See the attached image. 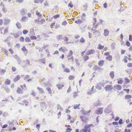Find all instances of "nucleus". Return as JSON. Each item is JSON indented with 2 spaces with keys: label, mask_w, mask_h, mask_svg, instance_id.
Returning <instances> with one entry per match:
<instances>
[{
  "label": "nucleus",
  "mask_w": 132,
  "mask_h": 132,
  "mask_svg": "<svg viewBox=\"0 0 132 132\" xmlns=\"http://www.w3.org/2000/svg\"><path fill=\"white\" fill-rule=\"evenodd\" d=\"M92 124L86 125L85 126L84 128L80 130L79 132H91V130L89 128L93 126Z\"/></svg>",
  "instance_id": "f257e3e1"
},
{
  "label": "nucleus",
  "mask_w": 132,
  "mask_h": 132,
  "mask_svg": "<svg viewBox=\"0 0 132 132\" xmlns=\"http://www.w3.org/2000/svg\"><path fill=\"white\" fill-rule=\"evenodd\" d=\"M111 106L112 105L111 104L108 105L106 108L105 109L104 112L107 113H109L112 112V111L111 109Z\"/></svg>",
  "instance_id": "f03ea898"
},
{
  "label": "nucleus",
  "mask_w": 132,
  "mask_h": 132,
  "mask_svg": "<svg viewBox=\"0 0 132 132\" xmlns=\"http://www.w3.org/2000/svg\"><path fill=\"white\" fill-rule=\"evenodd\" d=\"M104 88L106 91H110L113 88L112 85H107Z\"/></svg>",
  "instance_id": "7ed1b4c3"
},
{
  "label": "nucleus",
  "mask_w": 132,
  "mask_h": 132,
  "mask_svg": "<svg viewBox=\"0 0 132 132\" xmlns=\"http://www.w3.org/2000/svg\"><path fill=\"white\" fill-rule=\"evenodd\" d=\"M10 22L11 20L10 19L6 18L4 19V25H9Z\"/></svg>",
  "instance_id": "20e7f679"
},
{
  "label": "nucleus",
  "mask_w": 132,
  "mask_h": 132,
  "mask_svg": "<svg viewBox=\"0 0 132 132\" xmlns=\"http://www.w3.org/2000/svg\"><path fill=\"white\" fill-rule=\"evenodd\" d=\"M103 112V108H100L99 109L96 110L95 111V113L98 114H101Z\"/></svg>",
  "instance_id": "39448f33"
},
{
  "label": "nucleus",
  "mask_w": 132,
  "mask_h": 132,
  "mask_svg": "<svg viewBox=\"0 0 132 132\" xmlns=\"http://www.w3.org/2000/svg\"><path fill=\"white\" fill-rule=\"evenodd\" d=\"M95 52V50L92 49L88 50L87 51L86 53L87 55L93 54H94Z\"/></svg>",
  "instance_id": "423d86ee"
},
{
  "label": "nucleus",
  "mask_w": 132,
  "mask_h": 132,
  "mask_svg": "<svg viewBox=\"0 0 132 132\" xmlns=\"http://www.w3.org/2000/svg\"><path fill=\"white\" fill-rule=\"evenodd\" d=\"M113 87L118 90H120L122 88L121 86L119 85H117L113 86Z\"/></svg>",
  "instance_id": "0eeeda50"
},
{
  "label": "nucleus",
  "mask_w": 132,
  "mask_h": 132,
  "mask_svg": "<svg viewBox=\"0 0 132 132\" xmlns=\"http://www.w3.org/2000/svg\"><path fill=\"white\" fill-rule=\"evenodd\" d=\"M101 104V102L99 100H97L94 103L95 106H100Z\"/></svg>",
  "instance_id": "6e6552de"
},
{
  "label": "nucleus",
  "mask_w": 132,
  "mask_h": 132,
  "mask_svg": "<svg viewBox=\"0 0 132 132\" xmlns=\"http://www.w3.org/2000/svg\"><path fill=\"white\" fill-rule=\"evenodd\" d=\"M44 84L45 87L47 86L51 87L52 86L51 83L48 81L44 83Z\"/></svg>",
  "instance_id": "1a4fd4ad"
},
{
  "label": "nucleus",
  "mask_w": 132,
  "mask_h": 132,
  "mask_svg": "<svg viewBox=\"0 0 132 132\" xmlns=\"http://www.w3.org/2000/svg\"><path fill=\"white\" fill-rule=\"evenodd\" d=\"M59 50L60 51H63V52H65L67 51L66 48L64 47H61L59 49Z\"/></svg>",
  "instance_id": "9d476101"
},
{
  "label": "nucleus",
  "mask_w": 132,
  "mask_h": 132,
  "mask_svg": "<svg viewBox=\"0 0 132 132\" xmlns=\"http://www.w3.org/2000/svg\"><path fill=\"white\" fill-rule=\"evenodd\" d=\"M56 86L59 90H61L62 89V88L64 86V85L59 84H57Z\"/></svg>",
  "instance_id": "9b49d317"
},
{
  "label": "nucleus",
  "mask_w": 132,
  "mask_h": 132,
  "mask_svg": "<svg viewBox=\"0 0 132 132\" xmlns=\"http://www.w3.org/2000/svg\"><path fill=\"white\" fill-rule=\"evenodd\" d=\"M80 118L81 119L83 122H86L87 121V118L85 117L81 116L80 117Z\"/></svg>",
  "instance_id": "f8f14e48"
},
{
  "label": "nucleus",
  "mask_w": 132,
  "mask_h": 132,
  "mask_svg": "<svg viewBox=\"0 0 132 132\" xmlns=\"http://www.w3.org/2000/svg\"><path fill=\"white\" fill-rule=\"evenodd\" d=\"M28 20V17L26 16L22 17L21 19V21L23 22H26Z\"/></svg>",
  "instance_id": "ddd939ff"
},
{
  "label": "nucleus",
  "mask_w": 132,
  "mask_h": 132,
  "mask_svg": "<svg viewBox=\"0 0 132 132\" xmlns=\"http://www.w3.org/2000/svg\"><path fill=\"white\" fill-rule=\"evenodd\" d=\"M27 11V10L25 9H23L21 11V13L22 15L25 14V13Z\"/></svg>",
  "instance_id": "4468645a"
},
{
  "label": "nucleus",
  "mask_w": 132,
  "mask_h": 132,
  "mask_svg": "<svg viewBox=\"0 0 132 132\" xmlns=\"http://www.w3.org/2000/svg\"><path fill=\"white\" fill-rule=\"evenodd\" d=\"M102 68L98 67L96 65H95L93 68V69L95 71H96L97 70H102Z\"/></svg>",
  "instance_id": "2eb2a0df"
},
{
  "label": "nucleus",
  "mask_w": 132,
  "mask_h": 132,
  "mask_svg": "<svg viewBox=\"0 0 132 132\" xmlns=\"http://www.w3.org/2000/svg\"><path fill=\"white\" fill-rule=\"evenodd\" d=\"M20 76L19 75H17L13 79L14 82H16L20 79Z\"/></svg>",
  "instance_id": "dca6fc26"
},
{
  "label": "nucleus",
  "mask_w": 132,
  "mask_h": 132,
  "mask_svg": "<svg viewBox=\"0 0 132 132\" xmlns=\"http://www.w3.org/2000/svg\"><path fill=\"white\" fill-rule=\"evenodd\" d=\"M109 31L108 30L105 29L104 30V35L105 36H107L109 35Z\"/></svg>",
  "instance_id": "f3484780"
},
{
  "label": "nucleus",
  "mask_w": 132,
  "mask_h": 132,
  "mask_svg": "<svg viewBox=\"0 0 132 132\" xmlns=\"http://www.w3.org/2000/svg\"><path fill=\"white\" fill-rule=\"evenodd\" d=\"M90 110L87 111H81V113H82L83 115H85L87 114L88 113H90Z\"/></svg>",
  "instance_id": "a211bd4d"
},
{
  "label": "nucleus",
  "mask_w": 132,
  "mask_h": 132,
  "mask_svg": "<svg viewBox=\"0 0 132 132\" xmlns=\"http://www.w3.org/2000/svg\"><path fill=\"white\" fill-rule=\"evenodd\" d=\"M5 72L6 70H5L0 68V75H3Z\"/></svg>",
  "instance_id": "6ab92c4d"
},
{
  "label": "nucleus",
  "mask_w": 132,
  "mask_h": 132,
  "mask_svg": "<svg viewBox=\"0 0 132 132\" xmlns=\"http://www.w3.org/2000/svg\"><path fill=\"white\" fill-rule=\"evenodd\" d=\"M66 44H68L69 43H71V42H68V41L69 40V38L67 37H65L64 38H63V39Z\"/></svg>",
  "instance_id": "aec40b11"
},
{
  "label": "nucleus",
  "mask_w": 132,
  "mask_h": 132,
  "mask_svg": "<svg viewBox=\"0 0 132 132\" xmlns=\"http://www.w3.org/2000/svg\"><path fill=\"white\" fill-rule=\"evenodd\" d=\"M110 76L112 78H114V72L113 71H112L110 73Z\"/></svg>",
  "instance_id": "412c9836"
},
{
  "label": "nucleus",
  "mask_w": 132,
  "mask_h": 132,
  "mask_svg": "<svg viewBox=\"0 0 132 132\" xmlns=\"http://www.w3.org/2000/svg\"><path fill=\"white\" fill-rule=\"evenodd\" d=\"M104 63V61L103 60H101L98 62L99 65L100 66H102Z\"/></svg>",
  "instance_id": "4be33fe9"
},
{
  "label": "nucleus",
  "mask_w": 132,
  "mask_h": 132,
  "mask_svg": "<svg viewBox=\"0 0 132 132\" xmlns=\"http://www.w3.org/2000/svg\"><path fill=\"white\" fill-rule=\"evenodd\" d=\"M14 57L18 61H21V59L20 58H19V56L16 54L14 56Z\"/></svg>",
  "instance_id": "5701e85b"
},
{
  "label": "nucleus",
  "mask_w": 132,
  "mask_h": 132,
  "mask_svg": "<svg viewBox=\"0 0 132 132\" xmlns=\"http://www.w3.org/2000/svg\"><path fill=\"white\" fill-rule=\"evenodd\" d=\"M37 89L39 91L40 93H44V92L43 90V89L40 88L39 87H38L37 88Z\"/></svg>",
  "instance_id": "b1692460"
},
{
  "label": "nucleus",
  "mask_w": 132,
  "mask_h": 132,
  "mask_svg": "<svg viewBox=\"0 0 132 132\" xmlns=\"http://www.w3.org/2000/svg\"><path fill=\"white\" fill-rule=\"evenodd\" d=\"M17 92L19 94H22L23 93V92L21 88L19 87L17 90Z\"/></svg>",
  "instance_id": "393cba45"
},
{
  "label": "nucleus",
  "mask_w": 132,
  "mask_h": 132,
  "mask_svg": "<svg viewBox=\"0 0 132 132\" xmlns=\"http://www.w3.org/2000/svg\"><path fill=\"white\" fill-rule=\"evenodd\" d=\"M95 87L97 89L99 90H101L102 89V87L98 83L96 85Z\"/></svg>",
  "instance_id": "a878e982"
},
{
  "label": "nucleus",
  "mask_w": 132,
  "mask_h": 132,
  "mask_svg": "<svg viewBox=\"0 0 132 132\" xmlns=\"http://www.w3.org/2000/svg\"><path fill=\"white\" fill-rule=\"evenodd\" d=\"M112 56L111 55H109L106 57V59L109 61H111L112 60Z\"/></svg>",
  "instance_id": "bb28decb"
},
{
  "label": "nucleus",
  "mask_w": 132,
  "mask_h": 132,
  "mask_svg": "<svg viewBox=\"0 0 132 132\" xmlns=\"http://www.w3.org/2000/svg\"><path fill=\"white\" fill-rule=\"evenodd\" d=\"M81 19L83 21H85L86 19V14L85 13H83L81 18Z\"/></svg>",
  "instance_id": "cd10ccee"
},
{
  "label": "nucleus",
  "mask_w": 132,
  "mask_h": 132,
  "mask_svg": "<svg viewBox=\"0 0 132 132\" xmlns=\"http://www.w3.org/2000/svg\"><path fill=\"white\" fill-rule=\"evenodd\" d=\"M57 108L58 110L59 109L61 111H62L63 110V109L61 107L59 104H57Z\"/></svg>",
  "instance_id": "c85d7f7f"
},
{
  "label": "nucleus",
  "mask_w": 132,
  "mask_h": 132,
  "mask_svg": "<svg viewBox=\"0 0 132 132\" xmlns=\"http://www.w3.org/2000/svg\"><path fill=\"white\" fill-rule=\"evenodd\" d=\"M16 26L17 28L19 29H20L21 28V24L19 22H18L16 23Z\"/></svg>",
  "instance_id": "c756f323"
},
{
  "label": "nucleus",
  "mask_w": 132,
  "mask_h": 132,
  "mask_svg": "<svg viewBox=\"0 0 132 132\" xmlns=\"http://www.w3.org/2000/svg\"><path fill=\"white\" fill-rule=\"evenodd\" d=\"M75 23L78 24H80L82 23V21L80 19H78L75 21Z\"/></svg>",
  "instance_id": "7c9ffc66"
},
{
  "label": "nucleus",
  "mask_w": 132,
  "mask_h": 132,
  "mask_svg": "<svg viewBox=\"0 0 132 132\" xmlns=\"http://www.w3.org/2000/svg\"><path fill=\"white\" fill-rule=\"evenodd\" d=\"M104 47V46H102L100 44H99L97 48L100 50H102Z\"/></svg>",
  "instance_id": "2f4dec72"
},
{
  "label": "nucleus",
  "mask_w": 132,
  "mask_h": 132,
  "mask_svg": "<svg viewBox=\"0 0 132 132\" xmlns=\"http://www.w3.org/2000/svg\"><path fill=\"white\" fill-rule=\"evenodd\" d=\"M5 83L6 85H9L10 84V81L8 79H6L5 81Z\"/></svg>",
  "instance_id": "473e14b6"
},
{
  "label": "nucleus",
  "mask_w": 132,
  "mask_h": 132,
  "mask_svg": "<svg viewBox=\"0 0 132 132\" xmlns=\"http://www.w3.org/2000/svg\"><path fill=\"white\" fill-rule=\"evenodd\" d=\"M73 54V52L71 50H70L69 51V53L67 56V57H70Z\"/></svg>",
  "instance_id": "72a5a7b5"
},
{
  "label": "nucleus",
  "mask_w": 132,
  "mask_h": 132,
  "mask_svg": "<svg viewBox=\"0 0 132 132\" xmlns=\"http://www.w3.org/2000/svg\"><path fill=\"white\" fill-rule=\"evenodd\" d=\"M57 39L59 40L63 39L62 36V35H59L56 36Z\"/></svg>",
  "instance_id": "f704fd0d"
},
{
  "label": "nucleus",
  "mask_w": 132,
  "mask_h": 132,
  "mask_svg": "<svg viewBox=\"0 0 132 132\" xmlns=\"http://www.w3.org/2000/svg\"><path fill=\"white\" fill-rule=\"evenodd\" d=\"M68 60L69 61H70L71 63H73V62L74 59L73 57L72 56L71 58H68Z\"/></svg>",
  "instance_id": "c9c22d12"
},
{
  "label": "nucleus",
  "mask_w": 132,
  "mask_h": 132,
  "mask_svg": "<svg viewBox=\"0 0 132 132\" xmlns=\"http://www.w3.org/2000/svg\"><path fill=\"white\" fill-rule=\"evenodd\" d=\"M3 88L6 91L7 93H8L10 92V90L7 87H3Z\"/></svg>",
  "instance_id": "e433bc0d"
},
{
  "label": "nucleus",
  "mask_w": 132,
  "mask_h": 132,
  "mask_svg": "<svg viewBox=\"0 0 132 132\" xmlns=\"http://www.w3.org/2000/svg\"><path fill=\"white\" fill-rule=\"evenodd\" d=\"M132 96L130 95H126L125 97V98L126 99H128L131 98Z\"/></svg>",
  "instance_id": "4c0bfd02"
},
{
  "label": "nucleus",
  "mask_w": 132,
  "mask_h": 132,
  "mask_svg": "<svg viewBox=\"0 0 132 132\" xmlns=\"http://www.w3.org/2000/svg\"><path fill=\"white\" fill-rule=\"evenodd\" d=\"M120 79L121 80H119L118 79H117L118 80L117 83L118 84H122L123 83V81L121 78H120Z\"/></svg>",
  "instance_id": "58836bf2"
},
{
  "label": "nucleus",
  "mask_w": 132,
  "mask_h": 132,
  "mask_svg": "<svg viewBox=\"0 0 132 132\" xmlns=\"http://www.w3.org/2000/svg\"><path fill=\"white\" fill-rule=\"evenodd\" d=\"M89 59V57L88 56L86 55L83 57L84 61H86Z\"/></svg>",
  "instance_id": "ea45409f"
},
{
  "label": "nucleus",
  "mask_w": 132,
  "mask_h": 132,
  "mask_svg": "<svg viewBox=\"0 0 132 132\" xmlns=\"http://www.w3.org/2000/svg\"><path fill=\"white\" fill-rule=\"evenodd\" d=\"M31 40L29 37H26L25 38V41L26 42H29Z\"/></svg>",
  "instance_id": "a19ab883"
},
{
  "label": "nucleus",
  "mask_w": 132,
  "mask_h": 132,
  "mask_svg": "<svg viewBox=\"0 0 132 132\" xmlns=\"http://www.w3.org/2000/svg\"><path fill=\"white\" fill-rule=\"evenodd\" d=\"M3 115L4 117H6L9 115V114L7 112H5L3 113Z\"/></svg>",
  "instance_id": "79ce46f5"
},
{
  "label": "nucleus",
  "mask_w": 132,
  "mask_h": 132,
  "mask_svg": "<svg viewBox=\"0 0 132 132\" xmlns=\"http://www.w3.org/2000/svg\"><path fill=\"white\" fill-rule=\"evenodd\" d=\"M48 92V93L51 94H52V92L51 90V88L49 87H47L46 88Z\"/></svg>",
  "instance_id": "37998d69"
},
{
  "label": "nucleus",
  "mask_w": 132,
  "mask_h": 132,
  "mask_svg": "<svg viewBox=\"0 0 132 132\" xmlns=\"http://www.w3.org/2000/svg\"><path fill=\"white\" fill-rule=\"evenodd\" d=\"M75 61L76 62V64L78 66H79L80 65V64L78 62V60L77 59H75Z\"/></svg>",
  "instance_id": "c03bdc74"
},
{
  "label": "nucleus",
  "mask_w": 132,
  "mask_h": 132,
  "mask_svg": "<svg viewBox=\"0 0 132 132\" xmlns=\"http://www.w3.org/2000/svg\"><path fill=\"white\" fill-rule=\"evenodd\" d=\"M64 72H65L67 73H69L70 71V70L69 69L66 68L64 69Z\"/></svg>",
  "instance_id": "a18cd8bd"
},
{
  "label": "nucleus",
  "mask_w": 132,
  "mask_h": 132,
  "mask_svg": "<svg viewBox=\"0 0 132 132\" xmlns=\"http://www.w3.org/2000/svg\"><path fill=\"white\" fill-rule=\"evenodd\" d=\"M125 82L126 84H127L129 83L130 81L127 78H125Z\"/></svg>",
  "instance_id": "49530a36"
},
{
  "label": "nucleus",
  "mask_w": 132,
  "mask_h": 132,
  "mask_svg": "<svg viewBox=\"0 0 132 132\" xmlns=\"http://www.w3.org/2000/svg\"><path fill=\"white\" fill-rule=\"evenodd\" d=\"M85 41V39L83 37H81L80 40V42L82 43H84Z\"/></svg>",
  "instance_id": "de8ad7c7"
},
{
  "label": "nucleus",
  "mask_w": 132,
  "mask_h": 132,
  "mask_svg": "<svg viewBox=\"0 0 132 132\" xmlns=\"http://www.w3.org/2000/svg\"><path fill=\"white\" fill-rule=\"evenodd\" d=\"M115 44L114 43H112L111 45V48L112 50H114L115 49Z\"/></svg>",
  "instance_id": "09e8293b"
},
{
  "label": "nucleus",
  "mask_w": 132,
  "mask_h": 132,
  "mask_svg": "<svg viewBox=\"0 0 132 132\" xmlns=\"http://www.w3.org/2000/svg\"><path fill=\"white\" fill-rule=\"evenodd\" d=\"M39 19L38 18L37 19H36L35 20V21L38 24H40V21L39 20Z\"/></svg>",
  "instance_id": "8fccbe9b"
},
{
  "label": "nucleus",
  "mask_w": 132,
  "mask_h": 132,
  "mask_svg": "<svg viewBox=\"0 0 132 132\" xmlns=\"http://www.w3.org/2000/svg\"><path fill=\"white\" fill-rule=\"evenodd\" d=\"M96 92V90H94L93 92H92L91 91V92H88L87 93V94H88V95H90L93 93H94L95 92Z\"/></svg>",
  "instance_id": "3c124183"
},
{
  "label": "nucleus",
  "mask_w": 132,
  "mask_h": 132,
  "mask_svg": "<svg viewBox=\"0 0 132 132\" xmlns=\"http://www.w3.org/2000/svg\"><path fill=\"white\" fill-rule=\"evenodd\" d=\"M74 77L73 76L70 75L69 77V80H72L74 78Z\"/></svg>",
  "instance_id": "603ef678"
},
{
  "label": "nucleus",
  "mask_w": 132,
  "mask_h": 132,
  "mask_svg": "<svg viewBox=\"0 0 132 132\" xmlns=\"http://www.w3.org/2000/svg\"><path fill=\"white\" fill-rule=\"evenodd\" d=\"M36 14L39 17H41L42 16V15L39 12L37 11L36 12Z\"/></svg>",
  "instance_id": "864d4df0"
},
{
  "label": "nucleus",
  "mask_w": 132,
  "mask_h": 132,
  "mask_svg": "<svg viewBox=\"0 0 132 132\" xmlns=\"http://www.w3.org/2000/svg\"><path fill=\"white\" fill-rule=\"evenodd\" d=\"M30 38L32 40L36 39V37L34 36H30Z\"/></svg>",
  "instance_id": "5fc2aeb1"
},
{
  "label": "nucleus",
  "mask_w": 132,
  "mask_h": 132,
  "mask_svg": "<svg viewBox=\"0 0 132 132\" xmlns=\"http://www.w3.org/2000/svg\"><path fill=\"white\" fill-rule=\"evenodd\" d=\"M68 6L69 7H70L71 8L73 7V5L72 4L71 2H70L68 4Z\"/></svg>",
  "instance_id": "6e6d98bb"
},
{
  "label": "nucleus",
  "mask_w": 132,
  "mask_h": 132,
  "mask_svg": "<svg viewBox=\"0 0 132 132\" xmlns=\"http://www.w3.org/2000/svg\"><path fill=\"white\" fill-rule=\"evenodd\" d=\"M80 104L75 105L73 107V108L75 109H76L78 108L80 106Z\"/></svg>",
  "instance_id": "4d7b16f0"
},
{
  "label": "nucleus",
  "mask_w": 132,
  "mask_h": 132,
  "mask_svg": "<svg viewBox=\"0 0 132 132\" xmlns=\"http://www.w3.org/2000/svg\"><path fill=\"white\" fill-rule=\"evenodd\" d=\"M28 32V31L26 30H23V31L22 33L24 34H26Z\"/></svg>",
  "instance_id": "13d9d810"
},
{
  "label": "nucleus",
  "mask_w": 132,
  "mask_h": 132,
  "mask_svg": "<svg viewBox=\"0 0 132 132\" xmlns=\"http://www.w3.org/2000/svg\"><path fill=\"white\" fill-rule=\"evenodd\" d=\"M60 16V15L59 14H57L56 15H54L53 16V18H54L55 19H57V18L59 17Z\"/></svg>",
  "instance_id": "bf43d9fd"
},
{
  "label": "nucleus",
  "mask_w": 132,
  "mask_h": 132,
  "mask_svg": "<svg viewBox=\"0 0 132 132\" xmlns=\"http://www.w3.org/2000/svg\"><path fill=\"white\" fill-rule=\"evenodd\" d=\"M23 102L25 103L26 105L27 106L28 105V102L26 100H24L23 101Z\"/></svg>",
  "instance_id": "052dcab7"
},
{
  "label": "nucleus",
  "mask_w": 132,
  "mask_h": 132,
  "mask_svg": "<svg viewBox=\"0 0 132 132\" xmlns=\"http://www.w3.org/2000/svg\"><path fill=\"white\" fill-rule=\"evenodd\" d=\"M127 66L129 68H131L132 67V63H129L127 64Z\"/></svg>",
  "instance_id": "680f3d73"
},
{
  "label": "nucleus",
  "mask_w": 132,
  "mask_h": 132,
  "mask_svg": "<svg viewBox=\"0 0 132 132\" xmlns=\"http://www.w3.org/2000/svg\"><path fill=\"white\" fill-rule=\"evenodd\" d=\"M21 50L23 52H25L27 51L26 47L24 46L21 49Z\"/></svg>",
  "instance_id": "e2e57ef3"
},
{
  "label": "nucleus",
  "mask_w": 132,
  "mask_h": 132,
  "mask_svg": "<svg viewBox=\"0 0 132 132\" xmlns=\"http://www.w3.org/2000/svg\"><path fill=\"white\" fill-rule=\"evenodd\" d=\"M71 91V89L70 86H69L67 91V93H69Z\"/></svg>",
  "instance_id": "0e129e2a"
},
{
  "label": "nucleus",
  "mask_w": 132,
  "mask_h": 132,
  "mask_svg": "<svg viewBox=\"0 0 132 132\" xmlns=\"http://www.w3.org/2000/svg\"><path fill=\"white\" fill-rule=\"evenodd\" d=\"M20 41L23 42L24 41V38L23 37H21L20 38Z\"/></svg>",
  "instance_id": "69168bd1"
},
{
  "label": "nucleus",
  "mask_w": 132,
  "mask_h": 132,
  "mask_svg": "<svg viewBox=\"0 0 132 132\" xmlns=\"http://www.w3.org/2000/svg\"><path fill=\"white\" fill-rule=\"evenodd\" d=\"M78 95V94L76 92H74L73 94V97L75 98H76Z\"/></svg>",
  "instance_id": "338daca9"
},
{
  "label": "nucleus",
  "mask_w": 132,
  "mask_h": 132,
  "mask_svg": "<svg viewBox=\"0 0 132 132\" xmlns=\"http://www.w3.org/2000/svg\"><path fill=\"white\" fill-rule=\"evenodd\" d=\"M72 130V129L69 128H67L66 129V132H71V131Z\"/></svg>",
  "instance_id": "774afa93"
}]
</instances>
